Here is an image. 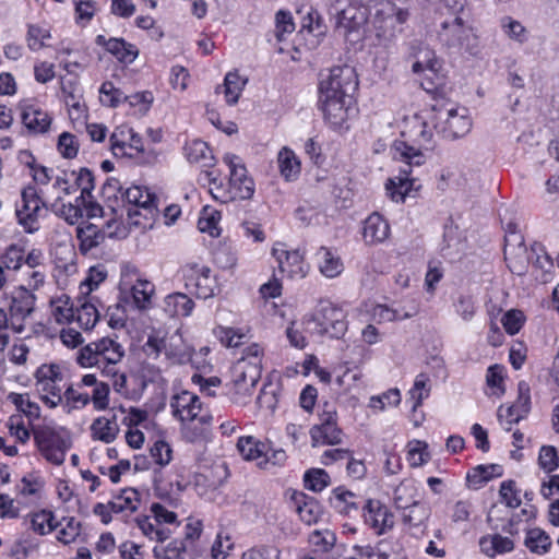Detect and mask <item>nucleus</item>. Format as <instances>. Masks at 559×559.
I'll return each instance as SVG.
<instances>
[{
	"mask_svg": "<svg viewBox=\"0 0 559 559\" xmlns=\"http://www.w3.org/2000/svg\"><path fill=\"white\" fill-rule=\"evenodd\" d=\"M357 87L358 79L350 66H336L320 73L318 104L332 128H340L346 121Z\"/></svg>",
	"mask_w": 559,
	"mask_h": 559,
	"instance_id": "f257e3e1",
	"label": "nucleus"
},
{
	"mask_svg": "<svg viewBox=\"0 0 559 559\" xmlns=\"http://www.w3.org/2000/svg\"><path fill=\"white\" fill-rule=\"evenodd\" d=\"M393 157L404 163L400 168V175L390 178L385 183L389 197L395 202H403L405 197L415 186V179L411 178L412 167L420 166L425 163V155L419 148H416L405 141L395 140L392 146Z\"/></svg>",
	"mask_w": 559,
	"mask_h": 559,
	"instance_id": "f03ea898",
	"label": "nucleus"
},
{
	"mask_svg": "<svg viewBox=\"0 0 559 559\" xmlns=\"http://www.w3.org/2000/svg\"><path fill=\"white\" fill-rule=\"evenodd\" d=\"M121 207L130 224L146 227L157 214V198L147 188L132 186L121 192Z\"/></svg>",
	"mask_w": 559,
	"mask_h": 559,
	"instance_id": "7ed1b4c3",
	"label": "nucleus"
},
{
	"mask_svg": "<svg viewBox=\"0 0 559 559\" xmlns=\"http://www.w3.org/2000/svg\"><path fill=\"white\" fill-rule=\"evenodd\" d=\"M306 321L309 325L313 324V333L337 340L344 336L348 328L344 311L329 300H320Z\"/></svg>",
	"mask_w": 559,
	"mask_h": 559,
	"instance_id": "20e7f679",
	"label": "nucleus"
},
{
	"mask_svg": "<svg viewBox=\"0 0 559 559\" xmlns=\"http://www.w3.org/2000/svg\"><path fill=\"white\" fill-rule=\"evenodd\" d=\"M33 436L38 451L48 462L63 464L66 453L71 448V438L64 429L37 427L33 430Z\"/></svg>",
	"mask_w": 559,
	"mask_h": 559,
	"instance_id": "39448f33",
	"label": "nucleus"
},
{
	"mask_svg": "<svg viewBox=\"0 0 559 559\" xmlns=\"http://www.w3.org/2000/svg\"><path fill=\"white\" fill-rule=\"evenodd\" d=\"M408 16L406 9L399 8L389 0L381 2L373 14L377 38L384 44L392 41L403 32V25Z\"/></svg>",
	"mask_w": 559,
	"mask_h": 559,
	"instance_id": "423d86ee",
	"label": "nucleus"
},
{
	"mask_svg": "<svg viewBox=\"0 0 559 559\" xmlns=\"http://www.w3.org/2000/svg\"><path fill=\"white\" fill-rule=\"evenodd\" d=\"M123 356V346L116 340L106 336L82 347L78 353L76 361L84 368L100 364L117 365Z\"/></svg>",
	"mask_w": 559,
	"mask_h": 559,
	"instance_id": "0eeeda50",
	"label": "nucleus"
},
{
	"mask_svg": "<svg viewBox=\"0 0 559 559\" xmlns=\"http://www.w3.org/2000/svg\"><path fill=\"white\" fill-rule=\"evenodd\" d=\"M22 205L16 209L17 222L26 233L38 230V217L41 209L48 210V205L41 200L35 186H27L21 193Z\"/></svg>",
	"mask_w": 559,
	"mask_h": 559,
	"instance_id": "6e6552de",
	"label": "nucleus"
},
{
	"mask_svg": "<svg viewBox=\"0 0 559 559\" xmlns=\"http://www.w3.org/2000/svg\"><path fill=\"white\" fill-rule=\"evenodd\" d=\"M411 57L415 59L412 71L415 74L426 73L430 85L435 86L439 80L442 62L437 58L436 52L423 43L412 45Z\"/></svg>",
	"mask_w": 559,
	"mask_h": 559,
	"instance_id": "1a4fd4ad",
	"label": "nucleus"
},
{
	"mask_svg": "<svg viewBox=\"0 0 559 559\" xmlns=\"http://www.w3.org/2000/svg\"><path fill=\"white\" fill-rule=\"evenodd\" d=\"M224 162L229 166V185L234 190V195L229 200L236 198L240 200L251 199L254 193V182L252 178L247 176V168L240 163L239 157L234 154H226Z\"/></svg>",
	"mask_w": 559,
	"mask_h": 559,
	"instance_id": "9d476101",
	"label": "nucleus"
},
{
	"mask_svg": "<svg viewBox=\"0 0 559 559\" xmlns=\"http://www.w3.org/2000/svg\"><path fill=\"white\" fill-rule=\"evenodd\" d=\"M362 509L366 524L376 530L378 535H382L393 527V514L379 500H367Z\"/></svg>",
	"mask_w": 559,
	"mask_h": 559,
	"instance_id": "9b49d317",
	"label": "nucleus"
},
{
	"mask_svg": "<svg viewBox=\"0 0 559 559\" xmlns=\"http://www.w3.org/2000/svg\"><path fill=\"white\" fill-rule=\"evenodd\" d=\"M471 27L463 16L457 15L450 21H443L438 33L439 39L448 47H462L467 39Z\"/></svg>",
	"mask_w": 559,
	"mask_h": 559,
	"instance_id": "f8f14e48",
	"label": "nucleus"
},
{
	"mask_svg": "<svg viewBox=\"0 0 559 559\" xmlns=\"http://www.w3.org/2000/svg\"><path fill=\"white\" fill-rule=\"evenodd\" d=\"M531 411V396L530 389L525 382L519 383V396L516 401L508 406L503 413V406H500L498 409V418L501 420L503 418L507 419L509 425L516 424Z\"/></svg>",
	"mask_w": 559,
	"mask_h": 559,
	"instance_id": "ddd939ff",
	"label": "nucleus"
},
{
	"mask_svg": "<svg viewBox=\"0 0 559 559\" xmlns=\"http://www.w3.org/2000/svg\"><path fill=\"white\" fill-rule=\"evenodd\" d=\"M36 296L25 288L20 286L12 292L11 304L9 313L11 320L24 321L29 317L35 309Z\"/></svg>",
	"mask_w": 559,
	"mask_h": 559,
	"instance_id": "4468645a",
	"label": "nucleus"
},
{
	"mask_svg": "<svg viewBox=\"0 0 559 559\" xmlns=\"http://www.w3.org/2000/svg\"><path fill=\"white\" fill-rule=\"evenodd\" d=\"M292 502L300 520L307 525L316 524L321 518L323 510L319 501L301 491L292 493Z\"/></svg>",
	"mask_w": 559,
	"mask_h": 559,
	"instance_id": "2eb2a0df",
	"label": "nucleus"
},
{
	"mask_svg": "<svg viewBox=\"0 0 559 559\" xmlns=\"http://www.w3.org/2000/svg\"><path fill=\"white\" fill-rule=\"evenodd\" d=\"M95 43L103 46L109 53L115 56L118 61L130 64L139 55L138 48L123 38L111 37L106 39L104 35H98Z\"/></svg>",
	"mask_w": 559,
	"mask_h": 559,
	"instance_id": "dca6fc26",
	"label": "nucleus"
},
{
	"mask_svg": "<svg viewBox=\"0 0 559 559\" xmlns=\"http://www.w3.org/2000/svg\"><path fill=\"white\" fill-rule=\"evenodd\" d=\"M201 405L200 397L187 391L176 395L170 403L173 415L181 421L194 420L201 411Z\"/></svg>",
	"mask_w": 559,
	"mask_h": 559,
	"instance_id": "f3484780",
	"label": "nucleus"
},
{
	"mask_svg": "<svg viewBox=\"0 0 559 559\" xmlns=\"http://www.w3.org/2000/svg\"><path fill=\"white\" fill-rule=\"evenodd\" d=\"M76 238L79 250L85 255L105 241L106 233L93 223L82 222L76 227Z\"/></svg>",
	"mask_w": 559,
	"mask_h": 559,
	"instance_id": "a211bd4d",
	"label": "nucleus"
},
{
	"mask_svg": "<svg viewBox=\"0 0 559 559\" xmlns=\"http://www.w3.org/2000/svg\"><path fill=\"white\" fill-rule=\"evenodd\" d=\"M276 257L278 267L282 273H287L288 277H305L307 274L306 264L299 250L285 251L273 249Z\"/></svg>",
	"mask_w": 559,
	"mask_h": 559,
	"instance_id": "6ab92c4d",
	"label": "nucleus"
},
{
	"mask_svg": "<svg viewBox=\"0 0 559 559\" xmlns=\"http://www.w3.org/2000/svg\"><path fill=\"white\" fill-rule=\"evenodd\" d=\"M122 187L118 179L108 178L102 188V195L106 200L107 209L110 211L112 218L108 221L107 226L110 227L111 222L122 219L123 209L121 207Z\"/></svg>",
	"mask_w": 559,
	"mask_h": 559,
	"instance_id": "aec40b11",
	"label": "nucleus"
},
{
	"mask_svg": "<svg viewBox=\"0 0 559 559\" xmlns=\"http://www.w3.org/2000/svg\"><path fill=\"white\" fill-rule=\"evenodd\" d=\"M183 153L189 163L199 164L201 167L210 168L215 165V158L206 142L192 140L183 146Z\"/></svg>",
	"mask_w": 559,
	"mask_h": 559,
	"instance_id": "412c9836",
	"label": "nucleus"
},
{
	"mask_svg": "<svg viewBox=\"0 0 559 559\" xmlns=\"http://www.w3.org/2000/svg\"><path fill=\"white\" fill-rule=\"evenodd\" d=\"M22 122L32 133H45L51 124V118L40 108L25 106L22 111Z\"/></svg>",
	"mask_w": 559,
	"mask_h": 559,
	"instance_id": "4be33fe9",
	"label": "nucleus"
},
{
	"mask_svg": "<svg viewBox=\"0 0 559 559\" xmlns=\"http://www.w3.org/2000/svg\"><path fill=\"white\" fill-rule=\"evenodd\" d=\"M389 233V224L380 214L372 213L365 221L362 236L367 243L382 242L388 238Z\"/></svg>",
	"mask_w": 559,
	"mask_h": 559,
	"instance_id": "5701e85b",
	"label": "nucleus"
},
{
	"mask_svg": "<svg viewBox=\"0 0 559 559\" xmlns=\"http://www.w3.org/2000/svg\"><path fill=\"white\" fill-rule=\"evenodd\" d=\"M194 301L183 293H173L165 297L163 309L171 318L189 317Z\"/></svg>",
	"mask_w": 559,
	"mask_h": 559,
	"instance_id": "b1692460",
	"label": "nucleus"
},
{
	"mask_svg": "<svg viewBox=\"0 0 559 559\" xmlns=\"http://www.w3.org/2000/svg\"><path fill=\"white\" fill-rule=\"evenodd\" d=\"M258 381L257 376H250L249 381L247 380V373L241 372L233 383L229 390L230 401L237 405H245L248 403V399L251 396L252 389Z\"/></svg>",
	"mask_w": 559,
	"mask_h": 559,
	"instance_id": "393cba45",
	"label": "nucleus"
},
{
	"mask_svg": "<svg viewBox=\"0 0 559 559\" xmlns=\"http://www.w3.org/2000/svg\"><path fill=\"white\" fill-rule=\"evenodd\" d=\"M278 167L281 175L286 181H295L300 174V162L294 152L283 147L278 153Z\"/></svg>",
	"mask_w": 559,
	"mask_h": 559,
	"instance_id": "a878e982",
	"label": "nucleus"
},
{
	"mask_svg": "<svg viewBox=\"0 0 559 559\" xmlns=\"http://www.w3.org/2000/svg\"><path fill=\"white\" fill-rule=\"evenodd\" d=\"M313 445L338 444L342 442V430L337 426V421L326 426H313L310 430Z\"/></svg>",
	"mask_w": 559,
	"mask_h": 559,
	"instance_id": "bb28decb",
	"label": "nucleus"
},
{
	"mask_svg": "<svg viewBox=\"0 0 559 559\" xmlns=\"http://www.w3.org/2000/svg\"><path fill=\"white\" fill-rule=\"evenodd\" d=\"M320 272L330 278L341 274L343 271V263L341 259L334 255L328 248L321 247L317 252Z\"/></svg>",
	"mask_w": 559,
	"mask_h": 559,
	"instance_id": "cd10ccee",
	"label": "nucleus"
},
{
	"mask_svg": "<svg viewBox=\"0 0 559 559\" xmlns=\"http://www.w3.org/2000/svg\"><path fill=\"white\" fill-rule=\"evenodd\" d=\"M139 492L134 488H126L120 491L114 500L109 501L110 510L114 513H121L126 510L135 512L138 510Z\"/></svg>",
	"mask_w": 559,
	"mask_h": 559,
	"instance_id": "c85d7f7f",
	"label": "nucleus"
},
{
	"mask_svg": "<svg viewBox=\"0 0 559 559\" xmlns=\"http://www.w3.org/2000/svg\"><path fill=\"white\" fill-rule=\"evenodd\" d=\"M480 547L484 554L493 557L497 554L510 552L514 548V543L509 537L495 534L491 537H483Z\"/></svg>",
	"mask_w": 559,
	"mask_h": 559,
	"instance_id": "c756f323",
	"label": "nucleus"
},
{
	"mask_svg": "<svg viewBox=\"0 0 559 559\" xmlns=\"http://www.w3.org/2000/svg\"><path fill=\"white\" fill-rule=\"evenodd\" d=\"M524 545L531 552L544 555L548 552L551 546V539L545 531L539 527H535L527 531Z\"/></svg>",
	"mask_w": 559,
	"mask_h": 559,
	"instance_id": "7c9ffc66",
	"label": "nucleus"
},
{
	"mask_svg": "<svg viewBox=\"0 0 559 559\" xmlns=\"http://www.w3.org/2000/svg\"><path fill=\"white\" fill-rule=\"evenodd\" d=\"M82 201H76L75 204L63 203L61 198H57L53 203L50 204V211L59 217L64 218L70 225H74L79 219L83 218V209L81 207Z\"/></svg>",
	"mask_w": 559,
	"mask_h": 559,
	"instance_id": "2f4dec72",
	"label": "nucleus"
},
{
	"mask_svg": "<svg viewBox=\"0 0 559 559\" xmlns=\"http://www.w3.org/2000/svg\"><path fill=\"white\" fill-rule=\"evenodd\" d=\"M91 432L94 439L100 440L105 443H111L119 433V426H111L107 417L102 416L94 419L91 425Z\"/></svg>",
	"mask_w": 559,
	"mask_h": 559,
	"instance_id": "473e14b6",
	"label": "nucleus"
},
{
	"mask_svg": "<svg viewBox=\"0 0 559 559\" xmlns=\"http://www.w3.org/2000/svg\"><path fill=\"white\" fill-rule=\"evenodd\" d=\"M198 298L207 299L214 295L215 281L211 277V270L203 266L197 271L192 278Z\"/></svg>",
	"mask_w": 559,
	"mask_h": 559,
	"instance_id": "72a5a7b5",
	"label": "nucleus"
},
{
	"mask_svg": "<svg viewBox=\"0 0 559 559\" xmlns=\"http://www.w3.org/2000/svg\"><path fill=\"white\" fill-rule=\"evenodd\" d=\"M365 23H358V20L349 17L346 14L336 13V31L347 40L355 41L360 38V28Z\"/></svg>",
	"mask_w": 559,
	"mask_h": 559,
	"instance_id": "f704fd0d",
	"label": "nucleus"
},
{
	"mask_svg": "<svg viewBox=\"0 0 559 559\" xmlns=\"http://www.w3.org/2000/svg\"><path fill=\"white\" fill-rule=\"evenodd\" d=\"M471 127L472 122L466 116L457 115L455 109L448 111L447 129L449 136L452 139L461 138L471 130Z\"/></svg>",
	"mask_w": 559,
	"mask_h": 559,
	"instance_id": "c9c22d12",
	"label": "nucleus"
},
{
	"mask_svg": "<svg viewBox=\"0 0 559 559\" xmlns=\"http://www.w3.org/2000/svg\"><path fill=\"white\" fill-rule=\"evenodd\" d=\"M154 293V285L146 280H138L131 286V295L136 308L145 309L151 304V298Z\"/></svg>",
	"mask_w": 559,
	"mask_h": 559,
	"instance_id": "e433bc0d",
	"label": "nucleus"
},
{
	"mask_svg": "<svg viewBox=\"0 0 559 559\" xmlns=\"http://www.w3.org/2000/svg\"><path fill=\"white\" fill-rule=\"evenodd\" d=\"M171 346H173V344L167 343L164 338H159L157 336L150 335L145 343L144 349L147 355H150V356L154 355L155 358L158 357V355L162 352H165V354L169 358H178V361L181 362L185 354H180V353L173 350Z\"/></svg>",
	"mask_w": 559,
	"mask_h": 559,
	"instance_id": "4c0bfd02",
	"label": "nucleus"
},
{
	"mask_svg": "<svg viewBox=\"0 0 559 559\" xmlns=\"http://www.w3.org/2000/svg\"><path fill=\"white\" fill-rule=\"evenodd\" d=\"M330 481L329 474L322 468H310L304 475L305 488L314 492L322 491Z\"/></svg>",
	"mask_w": 559,
	"mask_h": 559,
	"instance_id": "58836bf2",
	"label": "nucleus"
},
{
	"mask_svg": "<svg viewBox=\"0 0 559 559\" xmlns=\"http://www.w3.org/2000/svg\"><path fill=\"white\" fill-rule=\"evenodd\" d=\"M129 147L136 151V155L130 153L131 157H136L141 164L152 165L157 162L158 154L155 150H145L142 143V138L131 131Z\"/></svg>",
	"mask_w": 559,
	"mask_h": 559,
	"instance_id": "ea45409f",
	"label": "nucleus"
},
{
	"mask_svg": "<svg viewBox=\"0 0 559 559\" xmlns=\"http://www.w3.org/2000/svg\"><path fill=\"white\" fill-rule=\"evenodd\" d=\"M98 318L97 309L90 302H83L74 310V320L86 331L95 326Z\"/></svg>",
	"mask_w": 559,
	"mask_h": 559,
	"instance_id": "a19ab883",
	"label": "nucleus"
},
{
	"mask_svg": "<svg viewBox=\"0 0 559 559\" xmlns=\"http://www.w3.org/2000/svg\"><path fill=\"white\" fill-rule=\"evenodd\" d=\"M72 175H75V187L81 189V195L76 198V201H82L84 203L85 199L92 198V191L94 190V175L93 173L83 167L79 170V173L72 171Z\"/></svg>",
	"mask_w": 559,
	"mask_h": 559,
	"instance_id": "79ce46f5",
	"label": "nucleus"
},
{
	"mask_svg": "<svg viewBox=\"0 0 559 559\" xmlns=\"http://www.w3.org/2000/svg\"><path fill=\"white\" fill-rule=\"evenodd\" d=\"M99 93L100 102L108 107L116 108L121 103H127V95L110 81H106L102 84Z\"/></svg>",
	"mask_w": 559,
	"mask_h": 559,
	"instance_id": "37998d69",
	"label": "nucleus"
},
{
	"mask_svg": "<svg viewBox=\"0 0 559 559\" xmlns=\"http://www.w3.org/2000/svg\"><path fill=\"white\" fill-rule=\"evenodd\" d=\"M57 524L58 527L60 526L57 538L66 545L74 542L80 535L81 522L76 521L74 518H62Z\"/></svg>",
	"mask_w": 559,
	"mask_h": 559,
	"instance_id": "c03bdc74",
	"label": "nucleus"
},
{
	"mask_svg": "<svg viewBox=\"0 0 559 559\" xmlns=\"http://www.w3.org/2000/svg\"><path fill=\"white\" fill-rule=\"evenodd\" d=\"M187 544L185 540L174 539L166 547H155L153 555L156 559H185Z\"/></svg>",
	"mask_w": 559,
	"mask_h": 559,
	"instance_id": "a18cd8bd",
	"label": "nucleus"
},
{
	"mask_svg": "<svg viewBox=\"0 0 559 559\" xmlns=\"http://www.w3.org/2000/svg\"><path fill=\"white\" fill-rule=\"evenodd\" d=\"M243 85L245 82H240V76L237 73L229 72L226 74L223 87L228 105H235L238 102Z\"/></svg>",
	"mask_w": 559,
	"mask_h": 559,
	"instance_id": "49530a36",
	"label": "nucleus"
},
{
	"mask_svg": "<svg viewBox=\"0 0 559 559\" xmlns=\"http://www.w3.org/2000/svg\"><path fill=\"white\" fill-rule=\"evenodd\" d=\"M53 519L52 512L43 510L32 516L31 527L34 532L45 535L58 528V524H55Z\"/></svg>",
	"mask_w": 559,
	"mask_h": 559,
	"instance_id": "de8ad7c7",
	"label": "nucleus"
},
{
	"mask_svg": "<svg viewBox=\"0 0 559 559\" xmlns=\"http://www.w3.org/2000/svg\"><path fill=\"white\" fill-rule=\"evenodd\" d=\"M237 448L246 460L251 461L263 455L265 444L255 442L253 437H241L238 440Z\"/></svg>",
	"mask_w": 559,
	"mask_h": 559,
	"instance_id": "09e8293b",
	"label": "nucleus"
},
{
	"mask_svg": "<svg viewBox=\"0 0 559 559\" xmlns=\"http://www.w3.org/2000/svg\"><path fill=\"white\" fill-rule=\"evenodd\" d=\"M538 465L546 473L556 471L559 466V456L555 447L543 445L539 450Z\"/></svg>",
	"mask_w": 559,
	"mask_h": 559,
	"instance_id": "8fccbe9b",
	"label": "nucleus"
},
{
	"mask_svg": "<svg viewBox=\"0 0 559 559\" xmlns=\"http://www.w3.org/2000/svg\"><path fill=\"white\" fill-rule=\"evenodd\" d=\"M107 277V271L104 265L92 266L88 271L87 277L81 283V292L90 294L96 289L102 282Z\"/></svg>",
	"mask_w": 559,
	"mask_h": 559,
	"instance_id": "3c124183",
	"label": "nucleus"
},
{
	"mask_svg": "<svg viewBox=\"0 0 559 559\" xmlns=\"http://www.w3.org/2000/svg\"><path fill=\"white\" fill-rule=\"evenodd\" d=\"M23 260L24 250L16 245H11L1 255V263L3 264V267L8 270H19Z\"/></svg>",
	"mask_w": 559,
	"mask_h": 559,
	"instance_id": "603ef678",
	"label": "nucleus"
},
{
	"mask_svg": "<svg viewBox=\"0 0 559 559\" xmlns=\"http://www.w3.org/2000/svg\"><path fill=\"white\" fill-rule=\"evenodd\" d=\"M403 511V522L415 527L419 526L427 516L425 508L417 501L411 502Z\"/></svg>",
	"mask_w": 559,
	"mask_h": 559,
	"instance_id": "864d4df0",
	"label": "nucleus"
},
{
	"mask_svg": "<svg viewBox=\"0 0 559 559\" xmlns=\"http://www.w3.org/2000/svg\"><path fill=\"white\" fill-rule=\"evenodd\" d=\"M310 543L326 552L335 545L336 535L330 530L314 531L310 534Z\"/></svg>",
	"mask_w": 559,
	"mask_h": 559,
	"instance_id": "5fc2aeb1",
	"label": "nucleus"
},
{
	"mask_svg": "<svg viewBox=\"0 0 559 559\" xmlns=\"http://www.w3.org/2000/svg\"><path fill=\"white\" fill-rule=\"evenodd\" d=\"M58 151L64 158H74L79 152V144L72 133L63 132L58 139Z\"/></svg>",
	"mask_w": 559,
	"mask_h": 559,
	"instance_id": "6e6d98bb",
	"label": "nucleus"
},
{
	"mask_svg": "<svg viewBox=\"0 0 559 559\" xmlns=\"http://www.w3.org/2000/svg\"><path fill=\"white\" fill-rule=\"evenodd\" d=\"M276 23V38L282 41L285 34H292L295 29V23L293 21L292 13L288 11L280 10L275 15Z\"/></svg>",
	"mask_w": 559,
	"mask_h": 559,
	"instance_id": "4d7b16f0",
	"label": "nucleus"
},
{
	"mask_svg": "<svg viewBox=\"0 0 559 559\" xmlns=\"http://www.w3.org/2000/svg\"><path fill=\"white\" fill-rule=\"evenodd\" d=\"M525 321V317L521 310H509L504 313L501 322L504 330L510 334L514 335L519 333L521 328L523 326Z\"/></svg>",
	"mask_w": 559,
	"mask_h": 559,
	"instance_id": "13d9d810",
	"label": "nucleus"
},
{
	"mask_svg": "<svg viewBox=\"0 0 559 559\" xmlns=\"http://www.w3.org/2000/svg\"><path fill=\"white\" fill-rule=\"evenodd\" d=\"M401 402V394L397 389H390L386 392H384L382 395L378 396H371L369 406L371 408L383 411L385 407V404L388 405H399Z\"/></svg>",
	"mask_w": 559,
	"mask_h": 559,
	"instance_id": "bf43d9fd",
	"label": "nucleus"
},
{
	"mask_svg": "<svg viewBox=\"0 0 559 559\" xmlns=\"http://www.w3.org/2000/svg\"><path fill=\"white\" fill-rule=\"evenodd\" d=\"M281 551L275 546L260 545L243 552L241 559H280Z\"/></svg>",
	"mask_w": 559,
	"mask_h": 559,
	"instance_id": "052dcab7",
	"label": "nucleus"
},
{
	"mask_svg": "<svg viewBox=\"0 0 559 559\" xmlns=\"http://www.w3.org/2000/svg\"><path fill=\"white\" fill-rule=\"evenodd\" d=\"M173 450L170 445L164 440H157L151 448V455L156 464L165 466L171 461Z\"/></svg>",
	"mask_w": 559,
	"mask_h": 559,
	"instance_id": "680f3d73",
	"label": "nucleus"
},
{
	"mask_svg": "<svg viewBox=\"0 0 559 559\" xmlns=\"http://www.w3.org/2000/svg\"><path fill=\"white\" fill-rule=\"evenodd\" d=\"M455 312L466 322L471 321L476 312L474 300L471 296L461 295L454 302Z\"/></svg>",
	"mask_w": 559,
	"mask_h": 559,
	"instance_id": "e2e57ef3",
	"label": "nucleus"
},
{
	"mask_svg": "<svg viewBox=\"0 0 559 559\" xmlns=\"http://www.w3.org/2000/svg\"><path fill=\"white\" fill-rule=\"evenodd\" d=\"M301 27L304 29H308L309 32L318 31L317 35L323 34V19L317 10L309 8L306 16L302 17Z\"/></svg>",
	"mask_w": 559,
	"mask_h": 559,
	"instance_id": "0e129e2a",
	"label": "nucleus"
},
{
	"mask_svg": "<svg viewBox=\"0 0 559 559\" xmlns=\"http://www.w3.org/2000/svg\"><path fill=\"white\" fill-rule=\"evenodd\" d=\"M499 493L509 508L515 509L520 507L521 500L516 495L514 480H506L501 483Z\"/></svg>",
	"mask_w": 559,
	"mask_h": 559,
	"instance_id": "69168bd1",
	"label": "nucleus"
},
{
	"mask_svg": "<svg viewBox=\"0 0 559 559\" xmlns=\"http://www.w3.org/2000/svg\"><path fill=\"white\" fill-rule=\"evenodd\" d=\"M37 384L46 383L48 381H61L62 374L59 366L57 365H43L35 373Z\"/></svg>",
	"mask_w": 559,
	"mask_h": 559,
	"instance_id": "338daca9",
	"label": "nucleus"
},
{
	"mask_svg": "<svg viewBox=\"0 0 559 559\" xmlns=\"http://www.w3.org/2000/svg\"><path fill=\"white\" fill-rule=\"evenodd\" d=\"M502 27L510 38L519 43H524L526 40L525 27L519 21L506 17Z\"/></svg>",
	"mask_w": 559,
	"mask_h": 559,
	"instance_id": "774afa93",
	"label": "nucleus"
}]
</instances>
